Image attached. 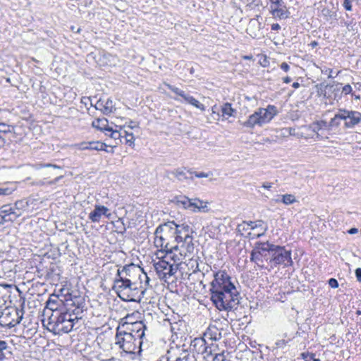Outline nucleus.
Returning <instances> with one entry per match:
<instances>
[{"instance_id":"nucleus-50","label":"nucleus","mask_w":361,"mask_h":361,"mask_svg":"<svg viewBox=\"0 0 361 361\" xmlns=\"http://www.w3.org/2000/svg\"><path fill=\"white\" fill-rule=\"evenodd\" d=\"M104 100L100 99L97 102V104L95 105V107H96L97 109H100L102 111V109H104Z\"/></svg>"},{"instance_id":"nucleus-49","label":"nucleus","mask_w":361,"mask_h":361,"mask_svg":"<svg viewBox=\"0 0 361 361\" xmlns=\"http://www.w3.org/2000/svg\"><path fill=\"white\" fill-rule=\"evenodd\" d=\"M317 122L321 126V128H332V127L329 126V123H327V122L326 121L322 120V121H319Z\"/></svg>"},{"instance_id":"nucleus-21","label":"nucleus","mask_w":361,"mask_h":361,"mask_svg":"<svg viewBox=\"0 0 361 361\" xmlns=\"http://www.w3.org/2000/svg\"><path fill=\"white\" fill-rule=\"evenodd\" d=\"M68 317L66 318V319L63 323V324H61V326H59V327H58L57 334H61L62 333H68L73 329V326H74V321L75 320L78 321V318L76 317L73 318V315L71 313L69 314V315Z\"/></svg>"},{"instance_id":"nucleus-55","label":"nucleus","mask_w":361,"mask_h":361,"mask_svg":"<svg viewBox=\"0 0 361 361\" xmlns=\"http://www.w3.org/2000/svg\"><path fill=\"white\" fill-rule=\"evenodd\" d=\"M272 183L265 182L262 184V187L264 189L269 190L271 188H272Z\"/></svg>"},{"instance_id":"nucleus-35","label":"nucleus","mask_w":361,"mask_h":361,"mask_svg":"<svg viewBox=\"0 0 361 361\" xmlns=\"http://www.w3.org/2000/svg\"><path fill=\"white\" fill-rule=\"evenodd\" d=\"M27 202H24L23 200H19L16 202L13 207L15 208V210L17 212H21L20 210L25 209L27 207Z\"/></svg>"},{"instance_id":"nucleus-59","label":"nucleus","mask_w":361,"mask_h":361,"mask_svg":"<svg viewBox=\"0 0 361 361\" xmlns=\"http://www.w3.org/2000/svg\"><path fill=\"white\" fill-rule=\"evenodd\" d=\"M128 127L131 129L137 127V124L136 122L130 121L128 125Z\"/></svg>"},{"instance_id":"nucleus-9","label":"nucleus","mask_w":361,"mask_h":361,"mask_svg":"<svg viewBox=\"0 0 361 361\" xmlns=\"http://www.w3.org/2000/svg\"><path fill=\"white\" fill-rule=\"evenodd\" d=\"M115 344L124 353L129 354L135 353V350L139 348L137 341L133 338V336L128 334L119 327L116 328Z\"/></svg>"},{"instance_id":"nucleus-31","label":"nucleus","mask_w":361,"mask_h":361,"mask_svg":"<svg viewBox=\"0 0 361 361\" xmlns=\"http://www.w3.org/2000/svg\"><path fill=\"white\" fill-rule=\"evenodd\" d=\"M104 109H102V112L104 114H109L113 112L115 110L114 105L113 104V101L108 98L106 101H104Z\"/></svg>"},{"instance_id":"nucleus-15","label":"nucleus","mask_w":361,"mask_h":361,"mask_svg":"<svg viewBox=\"0 0 361 361\" xmlns=\"http://www.w3.org/2000/svg\"><path fill=\"white\" fill-rule=\"evenodd\" d=\"M126 295L121 298L124 301H137L141 299V295H143L145 290H140L137 286V281H131L130 286H128L126 290Z\"/></svg>"},{"instance_id":"nucleus-43","label":"nucleus","mask_w":361,"mask_h":361,"mask_svg":"<svg viewBox=\"0 0 361 361\" xmlns=\"http://www.w3.org/2000/svg\"><path fill=\"white\" fill-rule=\"evenodd\" d=\"M12 193V190L9 188H0V196L8 195Z\"/></svg>"},{"instance_id":"nucleus-16","label":"nucleus","mask_w":361,"mask_h":361,"mask_svg":"<svg viewBox=\"0 0 361 361\" xmlns=\"http://www.w3.org/2000/svg\"><path fill=\"white\" fill-rule=\"evenodd\" d=\"M190 349L194 353L200 354L204 357L212 348L207 345L203 338H195L191 341Z\"/></svg>"},{"instance_id":"nucleus-25","label":"nucleus","mask_w":361,"mask_h":361,"mask_svg":"<svg viewBox=\"0 0 361 361\" xmlns=\"http://www.w3.org/2000/svg\"><path fill=\"white\" fill-rule=\"evenodd\" d=\"M184 101L187 103L192 105L193 106L200 109L201 111L205 110V106L204 104H201L199 101L195 99L192 96L186 94L183 98Z\"/></svg>"},{"instance_id":"nucleus-53","label":"nucleus","mask_w":361,"mask_h":361,"mask_svg":"<svg viewBox=\"0 0 361 361\" xmlns=\"http://www.w3.org/2000/svg\"><path fill=\"white\" fill-rule=\"evenodd\" d=\"M63 177V176H57L56 178H54V180H50L48 184L50 185H55L59 180H61L62 178Z\"/></svg>"},{"instance_id":"nucleus-2","label":"nucleus","mask_w":361,"mask_h":361,"mask_svg":"<svg viewBox=\"0 0 361 361\" xmlns=\"http://www.w3.org/2000/svg\"><path fill=\"white\" fill-rule=\"evenodd\" d=\"M176 223L173 221H167L159 225L154 232V245L160 247V254L164 252L178 253L176 238Z\"/></svg>"},{"instance_id":"nucleus-37","label":"nucleus","mask_w":361,"mask_h":361,"mask_svg":"<svg viewBox=\"0 0 361 361\" xmlns=\"http://www.w3.org/2000/svg\"><path fill=\"white\" fill-rule=\"evenodd\" d=\"M107 132L110 133L109 136L114 140L121 139L123 137L122 132L114 130L111 128H108Z\"/></svg>"},{"instance_id":"nucleus-10","label":"nucleus","mask_w":361,"mask_h":361,"mask_svg":"<svg viewBox=\"0 0 361 361\" xmlns=\"http://www.w3.org/2000/svg\"><path fill=\"white\" fill-rule=\"evenodd\" d=\"M118 327H119L121 330L128 333V334L133 336V338L137 341L139 349L141 350L143 338L145 336V331L147 329V326L143 322L137 321L130 322L126 321L120 324Z\"/></svg>"},{"instance_id":"nucleus-13","label":"nucleus","mask_w":361,"mask_h":361,"mask_svg":"<svg viewBox=\"0 0 361 361\" xmlns=\"http://www.w3.org/2000/svg\"><path fill=\"white\" fill-rule=\"evenodd\" d=\"M270 13L275 18L280 20L289 18L290 12L283 0H269Z\"/></svg>"},{"instance_id":"nucleus-40","label":"nucleus","mask_w":361,"mask_h":361,"mask_svg":"<svg viewBox=\"0 0 361 361\" xmlns=\"http://www.w3.org/2000/svg\"><path fill=\"white\" fill-rule=\"evenodd\" d=\"M20 216H21V214H3V218L4 220V222H13L16 221Z\"/></svg>"},{"instance_id":"nucleus-36","label":"nucleus","mask_w":361,"mask_h":361,"mask_svg":"<svg viewBox=\"0 0 361 361\" xmlns=\"http://www.w3.org/2000/svg\"><path fill=\"white\" fill-rule=\"evenodd\" d=\"M309 128L312 130V132L315 133H316V137L318 139H320L321 138V135H319V131L322 129L321 128V126L318 123L317 121L316 122H314L313 123H312L310 126H309Z\"/></svg>"},{"instance_id":"nucleus-46","label":"nucleus","mask_w":361,"mask_h":361,"mask_svg":"<svg viewBox=\"0 0 361 361\" xmlns=\"http://www.w3.org/2000/svg\"><path fill=\"white\" fill-rule=\"evenodd\" d=\"M343 6L347 11L352 10L351 1L350 0H344Z\"/></svg>"},{"instance_id":"nucleus-12","label":"nucleus","mask_w":361,"mask_h":361,"mask_svg":"<svg viewBox=\"0 0 361 361\" xmlns=\"http://www.w3.org/2000/svg\"><path fill=\"white\" fill-rule=\"evenodd\" d=\"M121 275L126 276V278L130 279L131 281H137V278L140 281V283H142L143 279L145 280L147 284H148L149 281V277L147 274L143 271L142 269L133 264L123 267L121 270L118 269L116 276H121Z\"/></svg>"},{"instance_id":"nucleus-56","label":"nucleus","mask_w":361,"mask_h":361,"mask_svg":"<svg viewBox=\"0 0 361 361\" xmlns=\"http://www.w3.org/2000/svg\"><path fill=\"white\" fill-rule=\"evenodd\" d=\"M245 226H247V222L244 221L242 224H239L238 226V231H245L247 228H245Z\"/></svg>"},{"instance_id":"nucleus-33","label":"nucleus","mask_w":361,"mask_h":361,"mask_svg":"<svg viewBox=\"0 0 361 361\" xmlns=\"http://www.w3.org/2000/svg\"><path fill=\"white\" fill-rule=\"evenodd\" d=\"M123 133L124 134L123 135V137H124L126 143L130 146L133 145L135 140L133 134L132 133H128L126 130H124Z\"/></svg>"},{"instance_id":"nucleus-51","label":"nucleus","mask_w":361,"mask_h":361,"mask_svg":"<svg viewBox=\"0 0 361 361\" xmlns=\"http://www.w3.org/2000/svg\"><path fill=\"white\" fill-rule=\"evenodd\" d=\"M355 276L358 281L361 282V268L355 269Z\"/></svg>"},{"instance_id":"nucleus-4","label":"nucleus","mask_w":361,"mask_h":361,"mask_svg":"<svg viewBox=\"0 0 361 361\" xmlns=\"http://www.w3.org/2000/svg\"><path fill=\"white\" fill-rule=\"evenodd\" d=\"M176 233L178 254L184 257L192 255L195 250L192 227L185 223L176 224Z\"/></svg>"},{"instance_id":"nucleus-57","label":"nucleus","mask_w":361,"mask_h":361,"mask_svg":"<svg viewBox=\"0 0 361 361\" xmlns=\"http://www.w3.org/2000/svg\"><path fill=\"white\" fill-rule=\"evenodd\" d=\"M281 29V26L278 23H274L271 25V30L277 31Z\"/></svg>"},{"instance_id":"nucleus-17","label":"nucleus","mask_w":361,"mask_h":361,"mask_svg":"<svg viewBox=\"0 0 361 361\" xmlns=\"http://www.w3.org/2000/svg\"><path fill=\"white\" fill-rule=\"evenodd\" d=\"M130 279L126 278V276L122 275L115 279L113 289L116 292L120 298L126 295V290L128 286H130Z\"/></svg>"},{"instance_id":"nucleus-42","label":"nucleus","mask_w":361,"mask_h":361,"mask_svg":"<svg viewBox=\"0 0 361 361\" xmlns=\"http://www.w3.org/2000/svg\"><path fill=\"white\" fill-rule=\"evenodd\" d=\"M291 338H289L288 341L285 339L279 340L276 342L275 345L276 348H283L288 343L289 341H290Z\"/></svg>"},{"instance_id":"nucleus-34","label":"nucleus","mask_w":361,"mask_h":361,"mask_svg":"<svg viewBox=\"0 0 361 361\" xmlns=\"http://www.w3.org/2000/svg\"><path fill=\"white\" fill-rule=\"evenodd\" d=\"M166 86L167 87V88L169 90L172 91L173 92H174L176 94L181 97L183 99L184 98L185 95L186 94V93L184 91L181 90L180 89H179L173 85H171L170 84H166Z\"/></svg>"},{"instance_id":"nucleus-22","label":"nucleus","mask_w":361,"mask_h":361,"mask_svg":"<svg viewBox=\"0 0 361 361\" xmlns=\"http://www.w3.org/2000/svg\"><path fill=\"white\" fill-rule=\"evenodd\" d=\"M190 210L193 212H206L207 211V202L199 199L191 200Z\"/></svg>"},{"instance_id":"nucleus-5","label":"nucleus","mask_w":361,"mask_h":361,"mask_svg":"<svg viewBox=\"0 0 361 361\" xmlns=\"http://www.w3.org/2000/svg\"><path fill=\"white\" fill-rule=\"evenodd\" d=\"M278 114L277 109L274 105H268L267 108H259L247 120L242 122L241 125L247 128L252 129L256 126H262L269 123Z\"/></svg>"},{"instance_id":"nucleus-8","label":"nucleus","mask_w":361,"mask_h":361,"mask_svg":"<svg viewBox=\"0 0 361 361\" xmlns=\"http://www.w3.org/2000/svg\"><path fill=\"white\" fill-rule=\"evenodd\" d=\"M23 309L7 307L0 314V326L11 329L18 324L23 317Z\"/></svg>"},{"instance_id":"nucleus-14","label":"nucleus","mask_w":361,"mask_h":361,"mask_svg":"<svg viewBox=\"0 0 361 361\" xmlns=\"http://www.w3.org/2000/svg\"><path fill=\"white\" fill-rule=\"evenodd\" d=\"M70 312H55L51 313V316L49 317L48 327L47 329L49 331L53 332L55 334L58 333V327L63 324L66 318H68Z\"/></svg>"},{"instance_id":"nucleus-62","label":"nucleus","mask_w":361,"mask_h":361,"mask_svg":"<svg viewBox=\"0 0 361 361\" xmlns=\"http://www.w3.org/2000/svg\"><path fill=\"white\" fill-rule=\"evenodd\" d=\"M71 30L73 32H76V33H80L81 31V29L80 27L76 29L74 26L71 27Z\"/></svg>"},{"instance_id":"nucleus-48","label":"nucleus","mask_w":361,"mask_h":361,"mask_svg":"<svg viewBox=\"0 0 361 361\" xmlns=\"http://www.w3.org/2000/svg\"><path fill=\"white\" fill-rule=\"evenodd\" d=\"M280 67L285 72H288L290 70V66L286 62H283Z\"/></svg>"},{"instance_id":"nucleus-60","label":"nucleus","mask_w":361,"mask_h":361,"mask_svg":"<svg viewBox=\"0 0 361 361\" xmlns=\"http://www.w3.org/2000/svg\"><path fill=\"white\" fill-rule=\"evenodd\" d=\"M348 233H349L350 234H355V233H357V228H350V229L348 231Z\"/></svg>"},{"instance_id":"nucleus-58","label":"nucleus","mask_w":361,"mask_h":361,"mask_svg":"<svg viewBox=\"0 0 361 361\" xmlns=\"http://www.w3.org/2000/svg\"><path fill=\"white\" fill-rule=\"evenodd\" d=\"M0 129H4V130H10V126L5 124L4 123H0Z\"/></svg>"},{"instance_id":"nucleus-20","label":"nucleus","mask_w":361,"mask_h":361,"mask_svg":"<svg viewBox=\"0 0 361 361\" xmlns=\"http://www.w3.org/2000/svg\"><path fill=\"white\" fill-rule=\"evenodd\" d=\"M184 350L183 348L178 346L170 348L166 355V361H181Z\"/></svg>"},{"instance_id":"nucleus-7","label":"nucleus","mask_w":361,"mask_h":361,"mask_svg":"<svg viewBox=\"0 0 361 361\" xmlns=\"http://www.w3.org/2000/svg\"><path fill=\"white\" fill-rule=\"evenodd\" d=\"M271 248L272 243L269 241L256 242L250 252V261L254 262L259 269H264V261L268 262L270 258L268 257V255H271Z\"/></svg>"},{"instance_id":"nucleus-45","label":"nucleus","mask_w":361,"mask_h":361,"mask_svg":"<svg viewBox=\"0 0 361 361\" xmlns=\"http://www.w3.org/2000/svg\"><path fill=\"white\" fill-rule=\"evenodd\" d=\"M8 348L7 343L5 341H0V353L4 352Z\"/></svg>"},{"instance_id":"nucleus-30","label":"nucleus","mask_w":361,"mask_h":361,"mask_svg":"<svg viewBox=\"0 0 361 361\" xmlns=\"http://www.w3.org/2000/svg\"><path fill=\"white\" fill-rule=\"evenodd\" d=\"M230 103H225L221 107V113L223 116H233L235 112Z\"/></svg>"},{"instance_id":"nucleus-3","label":"nucleus","mask_w":361,"mask_h":361,"mask_svg":"<svg viewBox=\"0 0 361 361\" xmlns=\"http://www.w3.org/2000/svg\"><path fill=\"white\" fill-rule=\"evenodd\" d=\"M157 255L159 260L154 262L153 266L159 279L166 281L177 272L178 265L184 257L173 252H164V254L159 252Z\"/></svg>"},{"instance_id":"nucleus-28","label":"nucleus","mask_w":361,"mask_h":361,"mask_svg":"<svg viewBox=\"0 0 361 361\" xmlns=\"http://www.w3.org/2000/svg\"><path fill=\"white\" fill-rule=\"evenodd\" d=\"M191 200L186 196H180L176 197V202L178 205H182L185 209H190Z\"/></svg>"},{"instance_id":"nucleus-18","label":"nucleus","mask_w":361,"mask_h":361,"mask_svg":"<svg viewBox=\"0 0 361 361\" xmlns=\"http://www.w3.org/2000/svg\"><path fill=\"white\" fill-rule=\"evenodd\" d=\"M109 209L103 205H95L94 210L90 213L89 219L92 222H99L103 215L109 217L110 214H107Z\"/></svg>"},{"instance_id":"nucleus-47","label":"nucleus","mask_w":361,"mask_h":361,"mask_svg":"<svg viewBox=\"0 0 361 361\" xmlns=\"http://www.w3.org/2000/svg\"><path fill=\"white\" fill-rule=\"evenodd\" d=\"M352 91V87L350 85H346L343 87L342 92L348 94Z\"/></svg>"},{"instance_id":"nucleus-26","label":"nucleus","mask_w":361,"mask_h":361,"mask_svg":"<svg viewBox=\"0 0 361 361\" xmlns=\"http://www.w3.org/2000/svg\"><path fill=\"white\" fill-rule=\"evenodd\" d=\"M89 145V149L90 150H97V151H106L108 152V150L106 149L107 145L101 142H88Z\"/></svg>"},{"instance_id":"nucleus-54","label":"nucleus","mask_w":361,"mask_h":361,"mask_svg":"<svg viewBox=\"0 0 361 361\" xmlns=\"http://www.w3.org/2000/svg\"><path fill=\"white\" fill-rule=\"evenodd\" d=\"M247 226H250L251 229H255L258 226V225L255 221H250L247 222Z\"/></svg>"},{"instance_id":"nucleus-1","label":"nucleus","mask_w":361,"mask_h":361,"mask_svg":"<svg viewBox=\"0 0 361 361\" xmlns=\"http://www.w3.org/2000/svg\"><path fill=\"white\" fill-rule=\"evenodd\" d=\"M211 300L220 310H231L240 303V295L225 271H219L211 282Z\"/></svg>"},{"instance_id":"nucleus-38","label":"nucleus","mask_w":361,"mask_h":361,"mask_svg":"<svg viewBox=\"0 0 361 361\" xmlns=\"http://www.w3.org/2000/svg\"><path fill=\"white\" fill-rule=\"evenodd\" d=\"M45 167H52L54 169H61V167L60 166L52 164H42V163H37L33 165V168L35 169H40Z\"/></svg>"},{"instance_id":"nucleus-63","label":"nucleus","mask_w":361,"mask_h":361,"mask_svg":"<svg viewBox=\"0 0 361 361\" xmlns=\"http://www.w3.org/2000/svg\"><path fill=\"white\" fill-rule=\"evenodd\" d=\"M300 83H299V82H293V85H292V87H293V88H295V89H297V88L300 87Z\"/></svg>"},{"instance_id":"nucleus-41","label":"nucleus","mask_w":361,"mask_h":361,"mask_svg":"<svg viewBox=\"0 0 361 361\" xmlns=\"http://www.w3.org/2000/svg\"><path fill=\"white\" fill-rule=\"evenodd\" d=\"M188 173L189 175H191L192 176L194 175L197 178H207L209 176V173L204 172H193L190 170H188Z\"/></svg>"},{"instance_id":"nucleus-64","label":"nucleus","mask_w":361,"mask_h":361,"mask_svg":"<svg viewBox=\"0 0 361 361\" xmlns=\"http://www.w3.org/2000/svg\"><path fill=\"white\" fill-rule=\"evenodd\" d=\"M5 139L3 137H0V147H3L5 144Z\"/></svg>"},{"instance_id":"nucleus-24","label":"nucleus","mask_w":361,"mask_h":361,"mask_svg":"<svg viewBox=\"0 0 361 361\" xmlns=\"http://www.w3.org/2000/svg\"><path fill=\"white\" fill-rule=\"evenodd\" d=\"M62 304V301L58 299L57 296H54V298H50L47 302L46 307L51 310L52 313L55 312H59V307Z\"/></svg>"},{"instance_id":"nucleus-6","label":"nucleus","mask_w":361,"mask_h":361,"mask_svg":"<svg viewBox=\"0 0 361 361\" xmlns=\"http://www.w3.org/2000/svg\"><path fill=\"white\" fill-rule=\"evenodd\" d=\"M341 121L344 123L343 127L345 128L352 129L361 123V113L345 109H339L331 119L329 126L338 128L341 126Z\"/></svg>"},{"instance_id":"nucleus-19","label":"nucleus","mask_w":361,"mask_h":361,"mask_svg":"<svg viewBox=\"0 0 361 361\" xmlns=\"http://www.w3.org/2000/svg\"><path fill=\"white\" fill-rule=\"evenodd\" d=\"M166 176L170 179H171L173 176L176 178L180 181L193 179V176L189 175L188 170L186 171L185 169H177L173 171H167Z\"/></svg>"},{"instance_id":"nucleus-39","label":"nucleus","mask_w":361,"mask_h":361,"mask_svg":"<svg viewBox=\"0 0 361 361\" xmlns=\"http://www.w3.org/2000/svg\"><path fill=\"white\" fill-rule=\"evenodd\" d=\"M181 361H196V358L193 354L190 353L185 349L181 357Z\"/></svg>"},{"instance_id":"nucleus-11","label":"nucleus","mask_w":361,"mask_h":361,"mask_svg":"<svg viewBox=\"0 0 361 361\" xmlns=\"http://www.w3.org/2000/svg\"><path fill=\"white\" fill-rule=\"evenodd\" d=\"M269 262L274 266H292L293 262L291 258V250H288L283 246L272 244Z\"/></svg>"},{"instance_id":"nucleus-61","label":"nucleus","mask_w":361,"mask_h":361,"mask_svg":"<svg viewBox=\"0 0 361 361\" xmlns=\"http://www.w3.org/2000/svg\"><path fill=\"white\" fill-rule=\"evenodd\" d=\"M283 81L285 83H289L291 81V78L290 77H288V76H286V77L283 78Z\"/></svg>"},{"instance_id":"nucleus-29","label":"nucleus","mask_w":361,"mask_h":361,"mask_svg":"<svg viewBox=\"0 0 361 361\" xmlns=\"http://www.w3.org/2000/svg\"><path fill=\"white\" fill-rule=\"evenodd\" d=\"M276 202H280L279 200H276ZM281 202H283L286 205H289L291 204H293L294 202H297L295 197L292 194H286L281 195Z\"/></svg>"},{"instance_id":"nucleus-32","label":"nucleus","mask_w":361,"mask_h":361,"mask_svg":"<svg viewBox=\"0 0 361 361\" xmlns=\"http://www.w3.org/2000/svg\"><path fill=\"white\" fill-rule=\"evenodd\" d=\"M0 214L11 215V214H21V212H17L15 210V208L13 207L11 205L6 204V205L2 206L0 208Z\"/></svg>"},{"instance_id":"nucleus-44","label":"nucleus","mask_w":361,"mask_h":361,"mask_svg":"<svg viewBox=\"0 0 361 361\" xmlns=\"http://www.w3.org/2000/svg\"><path fill=\"white\" fill-rule=\"evenodd\" d=\"M329 285L333 288L338 287V281L334 278H331L329 280Z\"/></svg>"},{"instance_id":"nucleus-52","label":"nucleus","mask_w":361,"mask_h":361,"mask_svg":"<svg viewBox=\"0 0 361 361\" xmlns=\"http://www.w3.org/2000/svg\"><path fill=\"white\" fill-rule=\"evenodd\" d=\"M79 148L82 150L89 149L88 142H81L79 145Z\"/></svg>"},{"instance_id":"nucleus-23","label":"nucleus","mask_w":361,"mask_h":361,"mask_svg":"<svg viewBox=\"0 0 361 361\" xmlns=\"http://www.w3.org/2000/svg\"><path fill=\"white\" fill-rule=\"evenodd\" d=\"M203 359L204 361H224L225 355L224 352L216 353H214L212 349L206 355H204Z\"/></svg>"},{"instance_id":"nucleus-27","label":"nucleus","mask_w":361,"mask_h":361,"mask_svg":"<svg viewBox=\"0 0 361 361\" xmlns=\"http://www.w3.org/2000/svg\"><path fill=\"white\" fill-rule=\"evenodd\" d=\"M106 119H97L92 122V126L95 128L100 130L101 131H107L108 128Z\"/></svg>"}]
</instances>
